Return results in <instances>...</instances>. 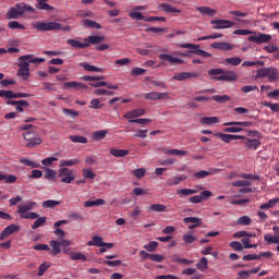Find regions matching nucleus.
<instances>
[{
    "instance_id": "nucleus-19",
    "label": "nucleus",
    "mask_w": 279,
    "mask_h": 279,
    "mask_svg": "<svg viewBox=\"0 0 279 279\" xmlns=\"http://www.w3.org/2000/svg\"><path fill=\"white\" fill-rule=\"evenodd\" d=\"M158 59L161 61H168L170 64H183L184 63V60L177 59V58L171 57L170 54H165V53L159 54Z\"/></svg>"
},
{
    "instance_id": "nucleus-33",
    "label": "nucleus",
    "mask_w": 279,
    "mask_h": 279,
    "mask_svg": "<svg viewBox=\"0 0 279 279\" xmlns=\"http://www.w3.org/2000/svg\"><path fill=\"white\" fill-rule=\"evenodd\" d=\"M16 179L17 178L14 174L7 175V174L0 172V182L4 181L5 183L13 184V183H15Z\"/></svg>"
},
{
    "instance_id": "nucleus-40",
    "label": "nucleus",
    "mask_w": 279,
    "mask_h": 279,
    "mask_svg": "<svg viewBox=\"0 0 279 279\" xmlns=\"http://www.w3.org/2000/svg\"><path fill=\"white\" fill-rule=\"evenodd\" d=\"M8 27L10 28V29H21V31H25V26L23 25V24H21L19 21H10L9 23H8Z\"/></svg>"
},
{
    "instance_id": "nucleus-42",
    "label": "nucleus",
    "mask_w": 279,
    "mask_h": 279,
    "mask_svg": "<svg viewBox=\"0 0 279 279\" xmlns=\"http://www.w3.org/2000/svg\"><path fill=\"white\" fill-rule=\"evenodd\" d=\"M20 163L26 167H32V169H38L40 165L36 161L27 160V159H20Z\"/></svg>"
},
{
    "instance_id": "nucleus-59",
    "label": "nucleus",
    "mask_w": 279,
    "mask_h": 279,
    "mask_svg": "<svg viewBox=\"0 0 279 279\" xmlns=\"http://www.w3.org/2000/svg\"><path fill=\"white\" fill-rule=\"evenodd\" d=\"M183 241H185L186 244H192L194 241H196V238L193 235L192 232H189L183 235Z\"/></svg>"
},
{
    "instance_id": "nucleus-60",
    "label": "nucleus",
    "mask_w": 279,
    "mask_h": 279,
    "mask_svg": "<svg viewBox=\"0 0 279 279\" xmlns=\"http://www.w3.org/2000/svg\"><path fill=\"white\" fill-rule=\"evenodd\" d=\"M230 247L235 252H241L243 250V244H241L239 241H232L230 243Z\"/></svg>"
},
{
    "instance_id": "nucleus-10",
    "label": "nucleus",
    "mask_w": 279,
    "mask_h": 279,
    "mask_svg": "<svg viewBox=\"0 0 279 279\" xmlns=\"http://www.w3.org/2000/svg\"><path fill=\"white\" fill-rule=\"evenodd\" d=\"M272 37L270 35L258 33L257 35L247 37L250 43H256V45H264L265 43L271 41Z\"/></svg>"
},
{
    "instance_id": "nucleus-50",
    "label": "nucleus",
    "mask_w": 279,
    "mask_h": 279,
    "mask_svg": "<svg viewBox=\"0 0 279 279\" xmlns=\"http://www.w3.org/2000/svg\"><path fill=\"white\" fill-rule=\"evenodd\" d=\"M37 9H38L39 11H48V12L54 10L53 7H50V5L47 4L45 1H39V2H38V5H37Z\"/></svg>"
},
{
    "instance_id": "nucleus-39",
    "label": "nucleus",
    "mask_w": 279,
    "mask_h": 279,
    "mask_svg": "<svg viewBox=\"0 0 279 279\" xmlns=\"http://www.w3.org/2000/svg\"><path fill=\"white\" fill-rule=\"evenodd\" d=\"M71 142L76 144H87L88 140L82 135H71L70 136Z\"/></svg>"
},
{
    "instance_id": "nucleus-35",
    "label": "nucleus",
    "mask_w": 279,
    "mask_h": 279,
    "mask_svg": "<svg viewBox=\"0 0 279 279\" xmlns=\"http://www.w3.org/2000/svg\"><path fill=\"white\" fill-rule=\"evenodd\" d=\"M186 154H187L186 150H179V149H168V150H165V155H167V156L183 157Z\"/></svg>"
},
{
    "instance_id": "nucleus-30",
    "label": "nucleus",
    "mask_w": 279,
    "mask_h": 279,
    "mask_svg": "<svg viewBox=\"0 0 279 279\" xmlns=\"http://www.w3.org/2000/svg\"><path fill=\"white\" fill-rule=\"evenodd\" d=\"M82 23L84 27L101 29V25L93 20L86 19V20H83Z\"/></svg>"
},
{
    "instance_id": "nucleus-9",
    "label": "nucleus",
    "mask_w": 279,
    "mask_h": 279,
    "mask_svg": "<svg viewBox=\"0 0 279 279\" xmlns=\"http://www.w3.org/2000/svg\"><path fill=\"white\" fill-rule=\"evenodd\" d=\"M210 24L215 25L213 28L215 31H219V29H227V28H231L234 26V22L229 21V20H211Z\"/></svg>"
},
{
    "instance_id": "nucleus-54",
    "label": "nucleus",
    "mask_w": 279,
    "mask_h": 279,
    "mask_svg": "<svg viewBox=\"0 0 279 279\" xmlns=\"http://www.w3.org/2000/svg\"><path fill=\"white\" fill-rule=\"evenodd\" d=\"M71 259L72 260H83V262H86V260H88V257H86L82 253L74 252V253L71 254Z\"/></svg>"
},
{
    "instance_id": "nucleus-7",
    "label": "nucleus",
    "mask_w": 279,
    "mask_h": 279,
    "mask_svg": "<svg viewBox=\"0 0 279 279\" xmlns=\"http://www.w3.org/2000/svg\"><path fill=\"white\" fill-rule=\"evenodd\" d=\"M23 135H24V140L28 142L26 144V147H28V148H33V147H36V146L43 144V140L37 137L35 131H26V132H24Z\"/></svg>"
},
{
    "instance_id": "nucleus-31",
    "label": "nucleus",
    "mask_w": 279,
    "mask_h": 279,
    "mask_svg": "<svg viewBox=\"0 0 279 279\" xmlns=\"http://www.w3.org/2000/svg\"><path fill=\"white\" fill-rule=\"evenodd\" d=\"M219 122V119L217 117H204L201 119L202 125H214Z\"/></svg>"
},
{
    "instance_id": "nucleus-62",
    "label": "nucleus",
    "mask_w": 279,
    "mask_h": 279,
    "mask_svg": "<svg viewBox=\"0 0 279 279\" xmlns=\"http://www.w3.org/2000/svg\"><path fill=\"white\" fill-rule=\"evenodd\" d=\"M268 72H269V68H260V69L257 71L256 76H257L258 78L267 77Z\"/></svg>"
},
{
    "instance_id": "nucleus-56",
    "label": "nucleus",
    "mask_w": 279,
    "mask_h": 279,
    "mask_svg": "<svg viewBox=\"0 0 279 279\" xmlns=\"http://www.w3.org/2000/svg\"><path fill=\"white\" fill-rule=\"evenodd\" d=\"M107 135V131H95L93 136L95 141H102Z\"/></svg>"
},
{
    "instance_id": "nucleus-44",
    "label": "nucleus",
    "mask_w": 279,
    "mask_h": 279,
    "mask_svg": "<svg viewBox=\"0 0 279 279\" xmlns=\"http://www.w3.org/2000/svg\"><path fill=\"white\" fill-rule=\"evenodd\" d=\"M199 271H206L208 268V259L206 257H202L201 262L196 265Z\"/></svg>"
},
{
    "instance_id": "nucleus-27",
    "label": "nucleus",
    "mask_w": 279,
    "mask_h": 279,
    "mask_svg": "<svg viewBox=\"0 0 279 279\" xmlns=\"http://www.w3.org/2000/svg\"><path fill=\"white\" fill-rule=\"evenodd\" d=\"M102 238L99 235H94L93 241L87 242V246H96V247H104Z\"/></svg>"
},
{
    "instance_id": "nucleus-61",
    "label": "nucleus",
    "mask_w": 279,
    "mask_h": 279,
    "mask_svg": "<svg viewBox=\"0 0 279 279\" xmlns=\"http://www.w3.org/2000/svg\"><path fill=\"white\" fill-rule=\"evenodd\" d=\"M56 175H57V172L54 170H51V169H47V172L46 174H44V178L50 180V181H54L56 180Z\"/></svg>"
},
{
    "instance_id": "nucleus-55",
    "label": "nucleus",
    "mask_w": 279,
    "mask_h": 279,
    "mask_svg": "<svg viewBox=\"0 0 279 279\" xmlns=\"http://www.w3.org/2000/svg\"><path fill=\"white\" fill-rule=\"evenodd\" d=\"M161 7H162L163 12H169V13H179V12H181V10L175 9L174 7H171L168 3H163Z\"/></svg>"
},
{
    "instance_id": "nucleus-36",
    "label": "nucleus",
    "mask_w": 279,
    "mask_h": 279,
    "mask_svg": "<svg viewBox=\"0 0 279 279\" xmlns=\"http://www.w3.org/2000/svg\"><path fill=\"white\" fill-rule=\"evenodd\" d=\"M211 99L218 104H226L231 100V97L228 95H214Z\"/></svg>"
},
{
    "instance_id": "nucleus-64",
    "label": "nucleus",
    "mask_w": 279,
    "mask_h": 279,
    "mask_svg": "<svg viewBox=\"0 0 279 279\" xmlns=\"http://www.w3.org/2000/svg\"><path fill=\"white\" fill-rule=\"evenodd\" d=\"M83 177L85 179H94L96 177V173L93 172L90 169H83Z\"/></svg>"
},
{
    "instance_id": "nucleus-32",
    "label": "nucleus",
    "mask_w": 279,
    "mask_h": 279,
    "mask_svg": "<svg viewBox=\"0 0 279 279\" xmlns=\"http://www.w3.org/2000/svg\"><path fill=\"white\" fill-rule=\"evenodd\" d=\"M81 65L87 72H96V73H102L104 72L102 68H96V66H94L89 63H86V62L82 63Z\"/></svg>"
},
{
    "instance_id": "nucleus-2",
    "label": "nucleus",
    "mask_w": 279,
    "mask_h": 279,
    "mask_svg": "<svg viewBox=\"0 0 279 279\" xmlns=\"http://www.w3.org/2000/svg\"><path fill=\"white\" fill-rule=\"evenodd\" d=\"M209 76H214L213 81L233 83L236 82L239 76L232 70H223L221 68H214L208 71Z\"/></svg>"
},
{
    "instance_id": "nucleus-52",
    "label": "nucleus",
    "mask_w": 279,
    "mask_h": 279,
    "mask_svg": "<svg viewBox=\"0 0 279 279\" xmlns=\"http://www.w3.org/2000/svg\"><path fill=\"white\" fill-rule=\"evenodd\" d=\"M226 64H231L233 66H238L239 64L242 63V59L241 58H228L225 60Z\"/></svg>"
},
{
    "instance_id": "nucleus-37",
    "label": "nucleus",
    "mask_w": 279,
    "mask_h": 279,
    "mask_svg": "<svg viewBox=\"0 0 279 279\" xmlns=\"http://www.w3.org/2000/svg\"><path fill=\"white\" fill-rule=\"evenodd\" d=\"M197 11L203 15L214 16L216 11L209 7H197Z\"/></svg>"
},
{
    "instance_id": "nucleus-24",
    "label": "nucleus",
    "mask_w": 279,
    "mask_h": 279,
    "mask_svg": "<svg viewBox=\"0 0 279 279\" xmlns=\"http://www.w3.org/2000/svg\"><path fill=\"white\" fill-rule=\"evenodd\" d=\"M106 204V201L102 198H97L96 201H86L84 203L85 208H92V207H99L104 206Z\"/></svg>"
},
{
    "instance_id": "nucleus-23",
    "label": "nucleus",
    "mask_w": 279,
    "mask_h": 279,
    "mask_svg": "<svg viewBox=\"0 0 279 279\" xmlns=\"http://www.w3.org/2000/svg\"><path fill=\"white\" fill-rule=\"evenodd\" d=\"M49 246L52 248L51 252H50L51 256H57L61 253V245H60L59 241L51 240L49 242Z\"/></svg>"
},
{
    "instance_id": "nucleus-22",
    "label": "nucleus",
    "mask_w": 279,
    "mask_h": 279,
    "mask_svg": "<svg viewBox=\"0 0 279 279\" xmlns=\"http://www.w3.org/2000/svg\"><path fill=\"white\" fill-rule=\"evenodd\" d=\"M64 88H66V89H72L73 88V89L78 90V89H86V88H88V86H86L83 83H78V82L73 81V82H65L64 83Z\"/></svg>"
},
{
    "instance_id": "nucleus-17",
    "label": "nucleus",
    "mask_w": 279,
    "mask_h": 279,
    "mask_svg": "<svg viewBox=\"0 0 279 279\" xmlns=\"http://www.w3.org/2000/svg\"><path fill=\"white\" fill-rule=\"evenodd\" d=\"M210 47L213 49H218L221 51H232L233 50V46L229 43L226 41H221V43H214L210 45Z\"/></svg>"
},
{
    "instance_id": "nucleus-28",
    "label": "nucleus",
    "mask_w": 279,
    "mask_h": 279,
    "mask_svg": "<svg viewBox=\"0 0 279 279\" xmlns=\"http://www.w3.org/2000/svg\"><path fill=\"white\" fill-rule=\"evenodd\" d=\"M225 126H229V125H240L241 128H251V125H253L252 121H230V122H226L223 123Z\"/></svg>"
},
{
    "instance_id": "nucleus-57",
    "label": "nucleus",
    "mask_w": 279,
    "mask_h": 279,
    "mask_svg": "<svg viewBox=\"0 0 279 279\" xmlns=\"http://www.w3.org/2000/svg\"><path fill=\"white\" fill-rule=\"evenodd\" d=\"M158 245H159L158 242L151 241L149 244H145L144 248L146 251L154 252V251H156L158 248Z\"/></svg>"
},
{
    "instance_id": "nucleus-49",
    "label": "nucleus",
    "mask_w": 279,
    "mask_h": 279,
    "mask_svg": "<svg viewBox=\"0 0 279 279\" xmlns=\"http://www.w3.org/2000/svg\"><path fill=\"white\" fill-rule=\"evenodd\" d=\"M61 204V202L59 201H46L43 203V208H56L57 206H59Z\"/></svg>"
},
{
    "instance_id": "nucleus-14",
    "label": "nucleus",
    "mask_w": 279,
    "mask_h": 279,
    "mask_svg": "<svg viewBox=\"0 0 279 279\" xmlns=\"http://www.w3.org/2000/svg\"><path fill=\"white\" fill-rule=\"evenodd\" d=\"M168 96H169L168 93H157V92H150L144 95L145 99L150 101L161 100L163 97H168Z\"/></svg>"
},
{
    "instance_id": "nucleus-1",
    "label": "nucleus",
    "mask_w": 279,
    "mask_h": 279,
    "mask_svg": "<svg viewBox=\"0 0 279 279\" xmlns=\"http://www.w3.org/2000/svg\"><path fill=\"white\" fill-rule=\"evenodd\" d=\"M45 62V59L38 58L34 59V54L21 56L19 58V70L17 76L23 81H27L31 77V64H41Z\"/></svg>"
},
{
    "instance_id": "nucleus-18",
    "label": "nucleus",
    "mask_w": 279,
    "mask_h": 279,
    "mask_svg": "<svg viewBox=\"0 0 279 279\" xmlns=\"http://www.w3.org/2000/svg\"><path fill=\"white\" fill-rule=\"evenodd\" d=\"M105 40H106L105 36H88L84 38V43H86V45L88 46L100 45V43H104Z\"/></svg>"
},
{
    "instance_id": "nucleus-53",
    "label": "nucleus",
    "mask_w": 279,
    "mask_h": 279,
    "mask_svg": "<svg viewBox=\"0 0 279 279\" xmlns=\"http://www.w3.org/2000/svg\"><path fill=\"white\" fill-rule=\"evenodd\" d=\"M177 162L174 158H168L166 160L158 161V165L161 167H171Z\"/></svg>"
},
{
    "instance_id": "nucleus-11",
    "label": "nucleus",
    "mask_w": 279,
    "mask_h": 279,
    "mask_svg": "<svg viewBox=\"0 0 279 279\" xmlns=\"http://www.w3.org/2000/svg\"><path fill=\"white\" fill-rule=\"evenodd\" d=\"M21 230V227L19 225H9L4 228L2 233L0 234V241H4L8 239L11 234L19 232Z\"/></svg>"
},
{
    "instance_id": "nucleus-5",
    "label": "nucleus",
    "mask_w": 279,
    "mask_h": 279,
    "mask_svg": "<svg viewBox=\"0 0 279 279\" xmlns=\"http://www.w3.org/2000/svg\"><path fill=\"white\" fill-rule=\"evenodd\" d=\"M180 48H183V49H189L186 51V53H183L181 56H190V54H197L202 58H213V53H209L203 49L199 48V45H195V44H183V45H180Z\"/></svg>"
},
{
    "instance_id": "nucleus-63",
    "label": "nucleus",
    "mask_w": 279,
    "mask_h": 279,
    "mask_svg": "<svg viewBox=\"0 0 279 279\" xmlns=\"http://www.w3.org/2000/svg\"><path fill=\"white\" fill-rule=\"evenodd\" d=\"M264 106L270 108V110H271L272 112H279V104H277V102H276V104H272V102L266 101V102L264 104Z\"/></svg>"
},
{
    "instance_id": "nucleus-51",
    "label": "nucleus",
    "mask_w": 279,
    "mask_h": 279,
    "mask_svg": "<svg viewBox=\"0 0 279 279\" xmlns=\"http://www.w3.org/2000/svg\"><path fill=\"white\" fill-rule=\"evenodd\" d=\"M183 180H184L183 177H174V178L169 179V180L167 181V185H168V186L179 185Z\"/></svg>"
},
{
    "instance_id": "nucleus-25",
    "label": "nucleus",
    "mask_w": 279,
    "mask_h": 279,
    "mask_svg": "<svg viewBox=\"0 0 279 279\" xmlns=\"http://www.w3.org/2000/svg\"><path fill=\"white\" fill-rule=\"evenodd\" d=\"M130 154L129 150L125 149H117V148H111L110 149V155L114 158H124Z\"/></svg>"
},
{
    "instance_id": "nucleus-12",
    "label": "nucleus",
    "mask_w": 279,
    "mask_h": 279,
    "mask_svg": "<svg viewBox=\"0 0 279 279\" xmlns=\"http://www.w3.org/2000/svg\"><path fill=\"white\" fill-rule=\"evenodd\" d=\"M215 136L219 137L226 144H230L231 141H234V140L245 138L244 135H233V134H225V133H216Z\"/></svg>"
},
{
    "instance_id": "nucleus-3",
    "label": "nucleus",
    "mask_w": 279,
    "mask_h": 279,
    "mask_svg": "<svg viewBox=\"0 0 279 279\" xmlns=\"http://www.w3.org/2000/svg\"><path fill=\"white\" fill-rule=\"evenodd\" d=\"M36 206V203L35 202H32V201H27L26 203L24 204H20L17 206V210H16V214L20 215V218L21 219H38L39 218V215L36 214V213H28L31 211L34 207Z\"/></svg>"
},
{
    "instance_id": "nucleus-29",
    "label": "nucleus",
    "mask_w": 279,
    "mask_h": 279,
    "mask_svg": "<svg viewBox=\"0 0 279 279\" xmlns=\"http://www.w3.org/2000/svg\"><path fill=\"white\" fill-rule=\"evenodd\" d=\"M196 193H197V191L196 190H192V189H182V190H178L177 191V195H179L180 198L189 197V196H192V195H194Z\"/></svg>"
},
{
    "instance_id": "nucleus-16",
    "label": "nucleus",
    "mask_w": 279,
    "mask_h": 279,
    "mask_svg": "<svg viewBox=\"0 0 279 279\" xmlns=\"http://www.w3.org/2000/svg\"><path fill=\"white\" fill-rule=\"evenodd\" d=\"M146 114V110L145 109H133L131 111H129L128 113H125L123 116L124 119H134V118H138V117H145Z\"/></svg>"
},
{
    "instance_id": "nucleus-20",
    "label": "nucleus",
    "mask_w": 279,
    "mask_h": 279,
    "mask_svg": "<svg viewBox=\"0 0 279 279\" xmlns=\"http://www.w3.org/2000/svg\"><path fill=\"white\" fill-rule=\"evenodd\" d=\"M66 45H70L73 49H86L89 47V44H86V41L83 44L77 39H66Z\"/></svg>"
},
{
    "instance_id": "nucleus-58",
    "label": "nucleus",
    "mask_w": 279,
    "mask_h": 279,
    "mask_svg": "<svg viewBox=\"0 0 279 279\" xmlns=\"http://www.w3.org/2000/svg\"><path fill=\"white\" fill-rule=\"evenodd\" d=\"M94 94H95V95H98V96H102V95L113 96V95H116L114 92H112V90H107V89H95V90H94Z\"/></svg>"
},
{
    "instance_id": "nucleus-47",
    "label": "nucleus",
    "mask_w": 279,
    "mask_h": 279,
    "mask_svg": "<svg viewBox=\"0 0 279 279\" xmlns=\"http://www.w3.org/2000/svg\"><path fill=\"white\" fill-rule=\"evenodd\" d=\"M233 187H250L252 186V182L245 180H239L232 183Z\"/></svg>"
},
{
    "instance_id": "nucleus-38",
    "label": "nucleus",
    "mask_w": 279,
    "mask_h": 279,
    "mask_svg": "<svg viewBox=\"0 0 279 279\" xmlns=\"http://www.w3.org/2000/svg\"><path fill=\"white\" fill-rule=\"evenodd\" d=\"M80 163V160L77 158L75 159H70V160H60V167H73L77 166Z\"/></svg>"
},
{
    "instance_id": "nucleus-6",
    "label": "nucleus",
    "mask_w": 279,
    "mask_h": 279,
    "mask_svg": "<svg viewBox=\"0 0 279 279\" xmlns=\"http://www.w3.org/2000/svg\"><path fill=\"white\" fill-rule=\"evenodd\" d=\"M33 28L40 33H47L51 31H60L61 24L57 22H37L33 25Z\"/></svg>"
},
{
    "instance_id": "nucleus-13",
    "label": "nucleus",
    "mask_w": 279,
    "mask_h": 279,
    "mask_svg": "<svg viewBox=\"0 0 279 279\" xmlns=\"http://www.w3.org/2000/svg\"><path fill=\"white\" fill-rule=\"evenodd\" d=\"M183 221L186 225L192 223V225H189L187 227L189 230H194L203 225V219L198 217H185Z\"/></svg>"
},
{
    "instance_id": "nucleus-43",
    "label": "nucleus",
    "mask_w": 279,
    "mask_h": 279,
    "mask_svg": "<svg viewBox=\"0 0 279 279\" xmlns=\"http://www.w3.org/2000/svg\"><path fill=\"white\" fill-rule=\"evenodd\" d=\"M8 106H20V107H29V102L26 100H8Z\"/></svg>"
},
{
    "instance_id": "nucleus-21",
    "label": "nucleus",
    "mask_w": 279,
    "mask_h": 279,
    "mask_svg": "<svg viewBox=\"0 0 279 279\" xmlns=\"http://www.w3.org/2000/svg\"><path fill=\"white\" fill-rule=\"evenodd\" d=\"M147 211L149 213H165L168 211V206L163 204H151L147 207Z\"/></svg>"
},
{
    "instance_id": "nucleus-41",
    "label": "nucleus",
    "mask_w": 279,
    "mask_h": 279,
    "mask_svg": "<svg viewBox=\"0 0 279 279\" xmlns=\"http://www.w3.org/2000/svg\"><path fill=\"white\" fill-rule=\"evenodd\" d=\"M264 240L268 243V244H279V235H269L268 233H266L264 235Z\"/></svg>"
},
{
    "instance_id": "nucleus-4",
    "label": "nucleus",
    "mask_w": 279,
    "mask_h": 279,
    "mask_svg": "<svg viewBox=\"0 0 279 279\" xmlns=\"http://www.w3.org/2000/svg\"><path fill=\"white\" fill-rule=\"evenodd\" d=\"M26 12H35L33 7L26 5L25 3H19L16 7L11 8L7 14L5 19L8 21L19 20Z\"/></svg>"
},
{
    "instance_id": "nucleus-26",
    "label": "nucleus",
    "mask_w": 279,
    "mask_h": 279,
    "mask_svg": "<svg viewBox=\"0 0 279 279\" xmlns=\"http://www.w3.org/2000/svg\"><path fill=\"white\" fill-rule=\"evenodd\" d=\"M218 172V169H210L209 171H199V172H195L193 174V177L197 178V179H202V178H207L209 175H214Z\"/></svg>"
},
{
    "instance_id": "nucleus-48",
    "label": "nucleus",
    "mask_w": 279,
    "mask_h": 279,
    "mask_svg": "<svg viewBox=\"0 0 279 279\" xmlns=\"http://www.w3.org/2000/svg\"><path fill=\"white\" fill-rule=\"evenodd\" d=\"M236 223L240 226L247 227L252 223V219L248 216H242V217L238 218Z\"/></svg>"
},
{
    "instance_id": "nucleus-45",
    "label": "nucleus",
    "mask_w": 279,
    "mask_h": 279,
    "mask_svg": "<svg viewBox=\"0 0 279 279\" xmlns=\"http://www.w3.org/2000/svg\"><path fill=\"white\" fill-rule=\"evenodd\" d=\"M51 267V264L49 262L43 263L38 268V277H43L45 272Z\"/></svg>"
},
{
    "instance_id": "nucleus-15",
    "label": "nucleus",
    "mask_w": 279,
    "mask_h": 279,
    "mask_svg": "<svg viewBox=\"0 0 279 279\" xmlns=\"http://www.w3.org/2000/svg\"><path fill=\"white\" fill-rule=\"evenodd\" d=\"M244 140L243 145L248 149H258L262 146V142L259 140H251V138H241Z\"/></svg>"
},
{
    "instance_id": "nucleus-46",
    "label": "nucleus",
    "mask_w": 279,
    "mask_h": 279,
    "mask_svg": "<svg viewBox=\"0 0 279 279\" xmlns=\"http://www.w3.org/2000/svg\"><path fill=\"white\" fill-rule=\"evenodd\" d=\"M47 222V217H39L35 221V223L32 225V230H37L39 227H43L44 223Z\"/></svg>"
},
{
    "instance_id": "nucleus-34",
    "label": "nucleus",
    "mask_w": 279,
    "mask_h": 279,
    "mask_svg": "<svg viewBox=\"0 0 279 279\" xmlns=\"http://www.w3.org/2000/svg\"><path fill=\"white\" fill-rule=\"evenodd\" d=\"M268 81L270 83L276 82L278 80V71L276 68H268L267 73Z\"/></svg>"
},
{
    "instance_id": "nucleus-8",
    "label": "nucleus",
    "mask_w": 279,
    "mask_h": 279,
    "mask_svg": "<svg viewBox=\"0 0 279 279\" xmlns=\"http://www.w3.org/2000/svg\"><path fill=\"white\" fill-rule=\"evenodd\" d=\"M72 173H73L72 170L68 168H61L59 170V178H62L61 182L64 184H71L72 182H74L76 179V175Z\"/></svg>"
}]
</instances>
